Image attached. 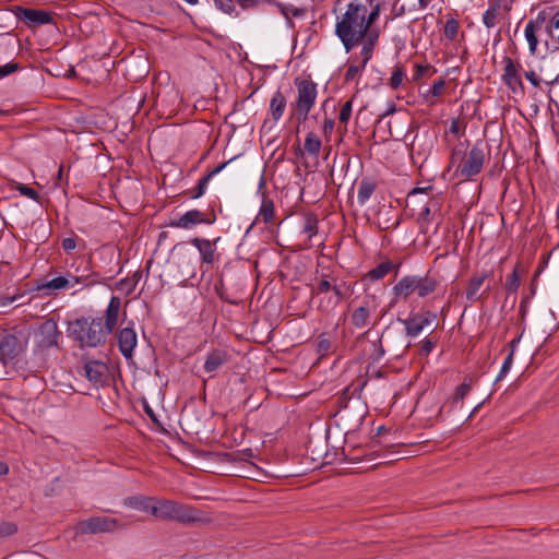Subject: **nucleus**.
<instances>
[{
	"instance_id": "obj_1",
	"label": "nucleus",
	"mask_w": 559,
	"mask_h": 559,
	"mask_svg": "<svg viewBox=\"0 0 559 559\" xmlns=\"http://www.w3.org/2000/svg\"><path fill=\"white\" fill-rule=\"evenodd\" d=\"M366 5L350 2L345 13L335 25V34L342 41L346 52L358 46L370 33L365 21Z\"/></svg>"
},
{
	"instance_id": "obj_2",
	"label": "nucleus",
	"mask_w": 559,
	"mask_h": 559,
	"mask_svg": "<svg viewBox=\"0 0 559 559\" xmlns=\"http://www.w3.org/2000/svg\"><path fill=\"white\" fill-rule=\"evenodd\" d=\"M69 333L80 343L81 347H97L104 344L109 335L104 329L102 318L78 319L70 324Z\"/></svg>"
},
{
	"instance_id": "obj_3",
	"label": "nucleus",
	"mask_w": 559,
	"mask_h": 559,
	"mask_svg": "<svg viewBox=\"0 0 559 559\" xmlns=\"http://www.w3.org/2000/svg\"><path fill=\"white\" fill-rule=\"evenodd\" d=\"M437 287V281L430 275L425 276H405L401 278L393 287L397 297L406 299L409 295L416 293L419 297H426L433 293Z\"/></svg>"
},
{
	"instance_id": "obj_4",
	"label": "nucleus",
	"mask_w": 559,
	"mask_h": 559,
	"mask_svg": "<svg viewBox=\"0 0 559 559\" xmlns=\"http://www.w3.org/2000/svg\"><path fill=\"white\" fill-rule=\"evenodd\" d=\"M329 292H332L333 295L326 298L325 301L321 300L319 304L320 310L324 312L333 310L345 297L350 294V288L343 281H337L335 277L323 276L318 283L316 294L320 295Z\"/></svg>"
},
{
	"instance_id": "obj_5",
	"label": "nucleus",
	"mask_w": 559,
	"mask_h": 559,
	"mask_svg": "<svg viewBox=\"0 0 559 559\" xmlns=\"http://www.w3.org/2000/svg\"><path fill=\"white\" fill-rule=\"evenodd\" d=\"M152 515L160 520H176L180 522H192L195 520L193 510L190 507L173 500H154Z\"/></svg>"
},
{
	"instance_id": "obj_6",
	"label": "nucleus",
	"mask_w": 559,
	"mask_h": 559,
	"mask_svg": "<svg viewBox=\"0 0 559 559\" xmlns=\"http://www.w3.org/2000/svg\"><path fill=\"white\" fill-rule=\"evenodd\" d=\"M297 100L295 104L296 114L300 121H306L317 98V84L309 80H296Z\"/></svg>"
},
{
	"instance_id": "obj_7",
	"label": "nucleus",
	"mask_w": 559,
	"mask_h": 559,
	"mask_svg": "<svg viewBox=\"0 0 559 559\" xmlns=\"http://www.w3.org/2000/svg\"><path fill=\"white\" fill-rule=\"evenodd\" d=\"M117 519L109 516H93L87 520L80 521L74 526L75 535L111 533L119 528Z\"/></svg>"
},
{
	"instance_id": "obj_8",
	"label": "nucleus",
	"mask_w": 559,
	"mask_h": 559,
	"mask_svg": "<svg viewBox=\"0 0 559 559\" xmlns=\"http://www.w3.org/2000/svg\"><path fill=\"white\" fill-rule=\"evenodd\" d=\"M485 158L484 148L479 144L474 145L459 167L461 177L468 179L479 174L484 166Z\"/></svg>"
},
{
	"instance_id": "obj_9",
	"label": "nucleus",
	"mask_w": 559,
	"mask_h": 559,
	"mask_svg": "<svg viewBox=\"0 0 559 559\" xmlns=\"http://www.w3.org/2000/svg\"><path fill=\"white\" fill-rule=\"evenodd\" d=\"M491 276L490 272L475 273L468 281L466 287V298L471 302L479 301L487 296L490 290L489 284L486 285L485 289L481 290L486 281Z\"/></svg>"
},
{
	"instance_id": "obj_10",
	"label": "nucleus",
	"mask_w": 559,
	"mask_h": 559,
	"mask_svg": "<svg viewBox=\"0 0 559 559\" xmlns=\"http://www.w3.org/2000/svg\"><path fill=\"white\" fill-rule=\"evenodd\" d=\"M21 352L22 344L15 335L0 334V359L3 364L12 361Z\"/></svg>"
},
{
	"instance_id": "obj_11",
	"label": "nucleus",
	"mask_w": 559,
	"mask_h": 559,
	"mask_svg": "<svg viewBox=\"0 0 559 559\" xmlns=\"http://www.w3.org/2000/svg\"><path fill=\"white\" fill-rule=\"evenodd\" d=\"M59 335L60 333L58 331L57 322L53 320H47L40 325L36 334L37 344L40 348L57 346Z\"/></svg>"
},
{
	"instance_id": "obj_12",
	"label": "nucleus",
	"mask_w": 559,
	"mask_h": 559,
	"mask_svg": "<svg viewBox=\"0 0 559 559\" xmlns=\"http://www.w3.org/2000/svg\"><path fill=\"white\" fill-rule=\"evenodd\" d=\"M84 371L86 378L96 386L103 385L107 381L108 367L105 362L92 360L85 364Z\"/></svg>"
},
{
	"instance_id": "obj_13",
	"label": "nucleus",
	"mask_w": 559,
	"mask_h": 559,
	"mask_svg": "<svg viewBox=\"0 0 559 559\" xmlns=\"http://www.w3.org/2000/svg\"><path fill=\"white\" fill-rule=\"evenodd\" d=\"M209 224L210 221L205 218L204 213H202L199 210H191L181 215L180 217L173 219L169 223V226L176 227V228H183V229H190L199 224Z\"/></svg>"
},
{
	"instance_id": "obj_14",
	"label": "nucleus",
	"mask_w": 559,
	"mask_h": 559,
	"mask_svg": "<svg viewBox=\"0 0 559 559\" xmlns=\"http://www.w3.org/2000/svg\"><path fill=\"white\" fill-rule=\"evenodd\" d=\"M14 14L16 15L17 19L28 22L33 25L47 24L51 21L49 13L40 10L16 7L14 10Z\"/></svg>"
},
{
	"instance_id": "obj_15",
	"label": "nucleus",
	"mask_w": 559,
	"mask_h": 559,
	"mask_svg": "<svg viewBox=\"0 0 559 559\" xmlns=\"http://www.w3.org/2000/svg\"><path fill=\"white\" fill-rule=\"evenodd\" d=\"M118 345L124 358L130 359L136 346V333L131 328L122 329L118 334Z\"/></svg>"
},
{
	"instance_id": "obj_16",
	"label": "nucleus",
	"mask_w": 559,
	"mask_h": 559,
	"mask_svg": "<svg viewBox=\"0 0 559 559\" xmlns=\"http://www.w3.org/2000/svg\"><path fill=\"white\" fill-rule=\"evenodd\" d=\"M229 360V354L225 349H213L204 361V370L207 373H214Z\"/></svg>"
},
{
	"instance_id": "obj_17",
	"label": "nucleus",
	"mask_w": 559,
	"mask_h": 559,
	"mask_svg": "<svg viewBox=\"0 0 559 559\" xmlns=\"http://www.w3.org/2000/svg\"><path fill=\"white\" fill-rule=\"evenodd\" d=\"M121 307V299L118 296H112L109 300L105 313L104 329L110 334L118 323L119 312Z\"/></svg>"
},
{
	"instance_id": "obj_18",
	"label": "nucleus",
	"mask_w": 559,
	"mask_h": 559,
	"mask_svg": "<svg viewBox=\"0 0 559 559\" xmlns=\"http://www.w3.org/2000/svg\"><path fill=\"white\" fill-rule=\"evenodd\" d=\"M503 80L506 84L513 91L522 87V80L519 74V67L514 64L511 58L506 57L504 60Z\"/></svg>"
},
{
	"instance_id": "obj_19",
	"label": "nucleus",
	"mask_w": 559,
	"mask_h": 559,
	"mask_svg": "<svg viewBox=\"0 0 559 559\" xmlns=\"http://www.w3.org/2000/svg\"><path fill=\"white\" fill-rule=\"evenodd\" d=\"M431 323V319L426 314H416L404 321L408 336L419 335L424 329Z\"/></svg>"
},
{
	"instance_id": "obj_20",
	"label": "nucleus",
	"mask_w": 559,
	"mask_h": 559,
	"mask_svg": "<svg viewBox=\"0 0 559 559\" xmlns=\"http://www.w3.org/2000/svg\"><path fill=\"white\" fill-rule=\"evenodd\" d=\"M191 243L198 248L204 263H213L215 260V248L207 239L193 238Z\"/></svg>"
},
{
	"instance_id": "obj_21",
	"label": "nucleus",
	"mask_w": 559,
	"mask_h": 559,
	"mask_svg": "<svg viewBox=\"0 0 559 559\" xmlns=\"http://www.w3.org/2000/svg\"><path fill=\"white\" fill-rule=\"evenodd\" d=\"M378 37H379L378 33H376L374 31H371L367 35V37H365L364 40L361 41L362 48L360 51V56H361L360 64H364V67H366V64L372 57L374 45L378 40Z\"/></svg>"
},
{
	"instance_id": "obj_22",
	"label": "nucleus",
	"mask_w": 559,
	"mask_h": 559,
	"mask_svg": "<svg viewBox=\"0 0 559 559\" xmlns=\"http://www.w3.org/2000/svg\"><path fill=\"white\" fill-rule=\"evenodd\" d=\"M286 108V98L281 91L274 93L270 102V112L274 121H278Z\"/></svg>"
},
{
	"instance_id": "obj_23",
	"label": "nucleus",
	"mask_w": 559,
	"mask_h": 559,
	"mask_svg": "<svg viewBox=\"0 0 559 559\" xmlns=\"http://www.w3.org/2000/svg\"><path fill=\"white\" fill-rule=\"evenodd\" d=\"M429 148V143L427 136L419 138L415 136L414 141L411 144V155L414 160L419 159L424 160L426 158L427 150Z\"/></svg>"
},
{
	"instance_id": "obj_24",
	"label": "nucleus",
	"mask_w": 559,
	"mask_h": 559,
	"mask_svg": "<svg viewBox=\"0 0 559 559\" xmlns=\"http://www.w3.org/2000/svg\"><path fill=\"white\" fill-rule=\"evenodd\" d=\"M81 282L80 277L78 276H70V278L64 276L55 277L51 281L47 282L45 285L48 289H64L67 287H74L76 284Z\"/></svg>"
},
{
	"instance_id": "obj_25",
	"label": "nucleus",
	"mask_w": 559,
	"mask_h": 559,
	"mask_svg": "<svg viewBox=\"0 0 559 559\" xmlns=\"http://www.w3.org/2000/svg\"><path fill=\"white\" fill-rule=\"evenodd\" d=\"M377 185L369 180L362 179L359 185L357 199L360 204H365L376 190Z\"/></svg>"
},
{
	"instance_id": "obj_26",
	"label": "nucleus",
	"mask_w": 559,
	"mask_h": 559,
	"mask_svg": "<svg viewBox=\"0 0 559 559\" xmlns=\"http://www.w3.org/2000/svg\"><path fill=\"white\" fill-rule=\"evenodd\" d=\"M321 140L314 132H309L306 135L304 150L312 156H318L321 150Z\"/></svg>"
},
{
	"instance_id": "obj_27",
	"label": "nucleus",
	"mask_w": 559,
	"mask_h": 559,
	"mask_svg": "<svg viewBox=\"0 0 559 559\" xmlns=\"http://www.w3.org/2000/svg\"><path fill=\"white\" fill-rule=\"evenodd\" d=\"M369 309L365 306L358 307L352 314V323L358 328L362 329L368 324L369 321Z\"/></svg>"
},
{
	"instance_id": "obj_28",
	"label": "nucleus",
	"mask_w": 559,
	"mask_h": 559,
	"mask_svg": "<svg viewBox=\"0 0 559 559\" xmlns=\"http://www.w3.org/2000/svg\"><path fill=\"white\" fill-rule=\"evenodd\" d=\"M128 504L136 510L150 512L152 514V507H154V499L146 497H132L129 498Z\"/></svg>"
},
{
	"instance_id": "obj_29",
	"label": "nucleus",
	"mask_w": 559,
	"mask_h": 559,
	"mask_svg": "<svg viewBox=\"0 0 559 559\" xmlns=\"http://www.w3.org/2000/svg\"><path fill=\"white\" fill-rule=\"evenodd\" d=\"M229 162H225L221 165H218L217 167H215L212 171H210L206 176H204L203 178L200 179L198 186H197V192L195 194L193 195L194 198H199L201 197L204 191H205V188H206V185L209 183V181L212 179V177H214L216 174L221 173L225 167L226 165L228 164Z\"/></svg>"
},
{
	"instance_id": "obj_30",
	"label": "nucleus",
	"mask_w": 559,
	"mask_h": 559,
	"mask_svg": "<svg viewBox=\"0 0 559 559\" xmlns=\"http://www.w3.org/2000/svg\"><path fill=\"white\" fill-rule=\"evenodd\" d=\"M536 28L537 27H535V23L533 21H530L525 27V38L528 43L530 51L532 55H534L536 52V48H537V44H538V39L535 35Z\"/></svg>"
},
{
	"instance_id": "obj_31",
	"label": "nucleus",
	"mask_w": 559,
	"mask_h": 559,
	"mask_svg": "<svg viewBox=\"0 0 559 559\" xmlns=\"http://www.w3.org/2000/svg\"><path fill=\"white\" fill-rule=\"evenodd\" d=\"M274 216V205L271 200H263L258 219L263 221L264 223L272 222Z\"/></svg>"
},
{
	"instance_id": "obj_32",
	"label": "nucleus",
	"mask_w": 559,
	"mask_h": 559,
	"mask_svg": "<svg viewBox=\"0 0 559 559\" xmlns=\"http://www.w3.org/2000/svg\"><path fill=\"white\" fill-rule=\"evenodd\" d=\"M392 269L391 262H382L374 269L370 270L368 272V277L370 280L377 281L382 278L384 275H386Z\"/></svg>"
},
{
	"instance_id": "obj_33",
	"label": "nucleus",
	"mask_w": 559,
	"mask_h": 559,
	"mask_svg": "<svg viewBox=\"0 0 559 559\" xmlns=\"http://www.w3.org/2000/svg\"><path fill=\"white\" fill-rule=\"evenodd\" d=\"M499 15V7L491 5L483 15V22L487 28H491L497 24V17Z\"/></svg>"
},
{
	"instance_id": "obj_34",
	"label": "nucleus",
	"mask_w": 559,
	"mask_h": 559,
	"mask_svg": "<svg viewBox=\"0 0 559 559\" xmlns=\"http://www.w3.org/2000/svg\"><path fill=\"white\" fill-rule=\"evenodd\" d=\"M12 188L17 190L22 195H24L28 199H32L37 202L39 201L38 192L35 189L27 187L26 185L13 181Z\"/></svg>"
},
{
	"instance_id": "obj_35",
	"label": "nucleus",
	"mask_w": 559,
	"mask_h": 559,
	"mask_svg": "<svg viewBox=\"0 0 559 559\" xmlns=\"http://www.w3.org/2000/svg\"><path fill=\"white\" fill-rule=\"evenodd\" d=\"M236 0H214V3L218 10L226 14H235L239 15V12L236 10L235 5Z\"/></svg>"
},
{
	"instance_id": "obj_36",
	"label": "nucleus",
	"mask_w": 559,
	"mask_h": 559,
	"mask_svg": "<svg viewBox=\"0 0 559 559\" xmlns=\"http://www.w3.org/2000/svg\"><path fill=\"white\" fill-rule=\"evenodd\" d=\"M302 230L311 239L318 231V219L314 216H307Z\"/></svg>"
},
{
	"instance_id": "obj_37",
	"label": "nucleus",
	"mask_w": 559,
	"mask_h": 559,
	"mask_svg": "<svg viewBox=\"0 0 559 559\" xmlns=\"http://www.w3.org/2000/svg\"><path fill=\"white\" fill-rule=\"evenodd\" d=\"M471 390H472V380H469L468 382L464 381L460 386L456 388L454 397H453V402L451 404L453 405L456 402L462 401L468 394V392Z\"/></svg>"
},
{
	"instance_id": "obj_38",
	"label": "nucleus",
	"mask_w": 559,
	"mask_h": 559,
	"mask_svg": "<svg viewBox=\"0 0 559 559\" xmlns=\"http://www.w3.org/2000/svg\"><path fill=\"white\" fill-rule=\"evenodd\" d=\"M457 31H459V23H457V21L454 20V19L448 20L445 25H444V36L448 39L453 40L456 37V35H457Z\"/></svg>"
},
{
	"instance_id": "obj_39",
	"label": "nucleus",
	"mask_w": 559,
	"mask_h": 559,
	"mask_svg": "<svg viewBox=\"0 0 559 559\" xmlns=\"http://www.w3.org/2000/svg\"><path fill=\"white\" fill-rule=\"evenodd\" d=\"M332 349V343L325 335H320L318 338L317 350L320 355H326Z\"/></svg>"
},
{
	"instance_id": "obj_40",
	"label": "nucleus",
	"mask_w": 559,
	"mask_h": 559,
	"mask_svg": "<svg viewBox=\"0 0 559 559\" xmlns=\"http://www.w3.org/2000/svg\"><path fill=\"white\" fill-rule=\"evenodd\" d=\"M17 532V525L13 522L0 523V538L9 537Z\"/></svg>"
},
{
	"instance_id": "obj_41",
	"label": "nucleus",
	"mask_w": 559,
	"mask_h": 559,
	"mask_svg": "<svg viewBox=\"0 0 559 559\" xmlns=\"http://www.w3.org/2000/svg\"><path fill=\"white\" fill-rule=\"evenodd\" d=\"M236 2L242 10H252L273 0H236Z\"/></svg>"
},
{
	"instance_id": "obj_42",
	"label": "nucleus",
	"mask_w": 559,
	"mask_h": 559,
	"mask_svg": "<svg viewBox=\"0 0 559 559\" xmlns=\"http://www.w3.org/2000/svg\"><path fill=\"white\" fill-rule=\"evenodd\" d=\"M520 276L516 271H513L506 283V289L509 293H515L520 286Z\"/></svg>"
},
{
	"instance_id": "obj_43",
	"label": "nucleus",
	"mask_w": 559,
	"mask_h": 559,
	"mask_svg": "<svg viewBox=\"0 0 559 559\" xmlns=\"http://www.w3.org/2000/svg\"><path fill=\"white\" fill-rule=\"evenodd\" d=\"M512 364H513V356H512V353H509V355L506 357V359L502 364L500 372L497 376L495 382H499L506 377V374L510 371Z\"/></svg>"
},
{
	"instance_id": "obj_44",
	"label": "nucleus",
	"mask_w": 559,
	"mask_h": 559,
	"mask_svg": "<svg viewBox=\"0 0 559 559\" xmlns=\"http://www.w3.org/2000/svg\"><path fill=\"white\" fill-rule=\"evenodd\" d=\"M559 29V10L549 19L547 25H546V32L548 35H550L552 38L554 32Z\"/></svg>"
},
{
	"instance_id": "obj_45",
	"label": "nucleus",
	"mask_w": 559,
	"mask_h": 559,
	"mask_svg": "<svg viewBox=\"0 0 559 559\" xmlns=\"http://www.w3.org/2000/svg\"><path fill=\"white\" fill-rule=\"evenodd\" d=\"M404 76L405 74L403 70L401 68H397L390 79V86L394 90L399 88L403 83Z\"/></svg>"
},
{
	"instance_id": "obj_46",
	"label": "nucleus",
	"mask_w": 559,
	"mask_h": 559,
	"mask_svg": "<svg viewBox=\"0 0 559 559\" xmlns=\"http://www.w3.org/2000/svg\"><path fill=\"white\" fill-rule=\"evenodd\" d=\"M352 108H353V100H347L342 109H341V112H340V122L341 123H347L349 118H350V115H352Z\"/></svg>"
},
{
	"instance_id": "obj_47",
	"label": "nucleus",
	"mask_w": 559,
	"mask_h": 559,
	"mask_svg": "<svg viewBox=\"0 0 559 559\" xmlns=\"http://www.w3.org/2000/svg\"><path fill=\"white\" fill-rule=\"evenodd\" d=\"M379 12H380L379 4H376L374 8L370 12L368 11V8L366 7L365 21H366V23H368V29L374 23V21L378 19Z\"/></svg>"
},
{
	"instance_id": "obj_48",
	"label": "nucleus",
	"mask_w": 559,
	"mask_h": 559,
	"mask_svg": "<svg viewBox=\"0 0 559 559\" xmlns=\"http://www.w3.org/2000/svg\"><path fill=\"white\" fill-rule=\"evenodd\" d=\"M365 69L364 64H350L345 73V81L349 82L355 79V76Z\"/></svg>"
},
{
	"instance_id": "obj_49",
	"label": "nucleus",
	"mask_w": 559,
	"mask_h": 559,
	"mask_svg": "<svg viewBox=\"0 0 559 559\" xmlns=\"http://www.w3.org/2000/svg\"><path fill=\"white\" fill-rule=\"evenodd\" d=\"M19 69L20 66L16 62H9L4 66H0V79H3L4 76L17 71Z\"/></svg>"
},
{
	"instance_id": "obj_50",
	"label": "nucleus",
	"mask_w": 559,
	"mask_h": 559,
	"mask_svg": "<svg viewBox=\"0 0 559 559\" xmlns=\"http://www.w3.org/2000/svg\"><path fill=\"white\" fill-rule=\"evenodd\" d=\"M430 70H431L430 66L416 64L415 66V72L413 74L412 80L414 82H418Z\"/></svg>"
},
{
	"instance_id": "obj_51",
	"label": "nucleus",
	"mask_w": 559,
	"mask_h": 559,
	"mask_svg": "<svg viewBox=\"0 0 559 559\" xmlns=\"http://www.w3.org/2000/svg\"><path fill=\"white\" fill-rule=\"evenodd\" d=\"M215 292L216 294L219 296L221 299L227 301V302H230L233 304L234 301L230 300L227 296H226V289H225V286H224V283L222 280H219L218 283L215 284Z\"/></svg>"
},
{
	"instance_id": "obj_52",
	"label": "nucleus",
	"mask_w": 559,
	"mask_h": 559,
	"mask_svg": "<svg viewBox=\"0 0 559 559\" xmlns=\"http://www.w3.org/2000/svg\"><path fill=\"white\" fill-rule=\"evenodd\" d=\"M444 87H445L444 80H438L437 82L433 83V85L430 90V94L432 96L437 97L442 94Z\"/></svg>"
},
{
	"instance_id": "obj_53",
	"label": "nucleus",
	"mask_w": 559,
	"mask_h": 559,
	"mask_svg": "<svg viewBox=\"0 0 559 559\" xmlns=\"http://www.w3.org/2000/svg\"><path fill=\"white\" fill-rule=\"evenodd\" d=\"M383 210H384V209H381V210L378 212V225H379V227H380L381 229H389V228H391V227H396V226H397V221H396V219H395V221H393L392 223L390 222V219H386V221H384V222H381V221H380V217H381V215H382V213H383Z\"/></svg>"
},
{
	"instance_id": "obj_54",
	"label": "nucleus",
	"mask_w": 559,
	"mask_h": 559,
	"mask_svg": "<svg viewBox=\"0 0 559 559\" xmlns=\"http://www.w3.org/2000/svg\"><path fill=\"white\" fill-rule=\"evenodd\" d=\"M76 247V240L73 237H68L62 240V248L64 251L70 252Z\"/></svg>"
},
{
	"instance_id": "obj_55",
	"label": "nucleus",
	"mask_w": 559,
	"mask_h": 559,
	"mask_svg": "<svg viewBox=\"0 0 559 559\" xmlns=\"http://www.w3.org/2000/svg\"><path fill=\"white\" fill-rule=\"evenodd\" d=\"M433 347H435V342L432 340H429V338L425 340L420 347V354L424 356H427V355H429V353L432 350Z\"/></svg>"
},
{
	"instance_id": "obj_56",
	"label": "nucleus",
	"mask_w": 559,
	"mask_h": 559,
	"mask_svg": "<svg viewBox=\"0 0 559 559\" xmlns=\"http://www.w3.org/2000/svg\"><path fill=\"white\" fill-rule=\"evenodd\" d=\"M525 78L535 86L538 87L540 84V80L538 75L534 71H528L525 73Z\"/></svg>"
},
{
	"instance_id": "obj_57",
	"label": "nucleus",
	"mask_w": 559,
	"mask_h": 559,
	"mask_svg": "<svg viewBox=\"0 0 559 559\" xmlns=\"http://www.w3.org/2000/svg\"><path fill=\"white\" fill-rule=\"evenodd\" d=\"M449 132L452 133V134H455V135H460V133H461V124H460V121L457 119H453L451 121V124H450V128H449Z\"/></svg>"
},
{
	"instance_id": "obj_58",
	"label": "nucleus",
	"mask_w": 559,
	"mask_h": 559,
	"mask_svg": "<svg viewBox=\"0 0 559 559\" xmlns=\"http://www.w3.org/2000/svg\"><path fill=\"white\" fill-rule=\"evenodd\" d=\"M269 4H274L278 8L280 12L288 19V10L287 7L281 2H277L276 0H273V2H267Z\"/></svg>"
},
{
	"instance_id": "obj_59",
	"label": "nucleus",
	"mask_w": 559,
	"mask_h": 559,
	"mask_svg": "<svg viewBox=\"0 0 559 559\" xmlns=\"http://www.w3.org/2000/svg\"><path fill=\"white\" fill-rule=\"evenodd\" d=\"M334 122L331 119H326L323 123L324 133L332 132Z\"/></svg>"
},
{
	"instance_id": "obj_60",
	"label": "nucleus",
	"mask_w": 559,
	"mask_h": 559,
	"mask_svg": "<svg viewBox=\"0 0 559 559\" xmlns=\"http://www.w3.org/2000/svg\"><path fill=\"white\" fill-rule=\"evenodd\" d=\"M390 334H391L390 332H385V333H383V334H382V336H381V338H380V350H381V354H383V353H384V349H383V347H382V344H383V342L388 343V341H389V338H390Z\"/></svg>"
},
{
	"instance_id": "obj_61",
	"label": "nucleus",
	"mask_w": 559,
	"mask_h": 559,
	"mask_svg": "<svg viewBox=\"0 0 559 559\" xmlns=\"http://www.w3.org/2000/svg\"><path fill=\"white\" fill-rule=\"evenodd\" d=\"M430 215V207L429 206H425L420 213V217L423 221H428V217Z\"/></svg>"
},
{
	"instance_id": "obj_62",
	"label": "nucleus",
	"mask_w": 559,
	"mask_h": 559,
	"mask_svg": "<svg viewBox=\"0 0 559 559\" xmlns=\"http://www.w3.org/2000/svg\"><path fill=\"white\" fill-rule=\"evenodd\" d=\"M520 342V337L518 338H514L513 341L510 342L509 346H510V353H512V356H514V352H515V347L518 345V343Z\"/></svg>"
},
{
	"instance_id": "obj_63",
	"label": "nucleus",
	"mask_w": 559,
	"mask_h": 559,
	"mask_svg": "<svg viewBox=\"0 0 559 559\" xmlns=\"http://www.w3.org/2000/svg\"><path fill=\"white\" fill-rule=\"evenodd\" d=\"M535 23V27H538L542 23L545 22V16L543 13H539L538 16L536 17L535 21H533Z\"/></svg>"
},
{
	"instance_id": "obj_64",
	"label": "nucleus",
	"mask_w": 559,
	"mask_h": 559,
	"mask_svg": "<svg viewBox=\"0 0 559 559\" xmlns=\"http://www.w3.org/2000/svg\"><path fill=\"white\" fill-rule=\"evenodd\" d=\"M9 467L5 463L0 461V476L8 474Z\"/></svg>"
}]
</instances>
